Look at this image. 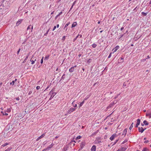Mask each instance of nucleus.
<instances>
[{"label":"nucleus","mask_w":151,"mask_h":151,"mask_svg":"<svg viewBox=\"0 0 151 151\" xmlns=\"http://www.w3.org/2000/svg\"><path fill=\"white\" fill-rule=\"evenodd\" d=\"M138 129L139 132L141 133H142L146 129V128L144 129L142 127H138Z\"/></svg>","instance_id":"1"},{"label":"nucleus","mask_w":151,"mask_h":151,"mask_svg":"<svg viewBox=\"0 0 151 151\" xmlns=\"http://www.w3.org/2000/svg\"><path fill=\"white\" fill-rule=\"evenodd\" d=\"M76 65H75L74 66L70 68L69 69V72L70 73L73 72V71L74 70V68L76 67Z\"/></svg>","instance_id":"2"},{"label":"nucleus","mask_w":151,"mask_h":151,"mask_svg":"<svg viewBox=\"0 0 151 151\" xmlns=\"http://www.w3.org/2000/svg\"><path fill=\"white\" fill-rule=\"evenodd\" d=\"M137 123L135 125V127H138V126L140 124V120L139 119H137Z\"/></svg>","instance_id":"3"},{"label":"nucleus","mask_w":151,"mask_h":151,"mask_svg":"<svg viewBox=\"0 0 151 151\" xmlns=\"http://www.w3.org/2000/svg\"><path fill=\"white\" fill-rule=\"evenodd\" d=\"M116 134H113L110 138V139L111 140H112L114 139V137L116 136Z\"/></svg>","instance_id":"4"},{"label":"nucleus","mask_w":151,"mask_h":151,"mask_svg":"<svg viewBox=\"0 0 151 151\" xmlns=\"http://www.w3.org/2000/svg\"><path fill=\"white\" fill-rule=\"evenodd\" d=\"M34 57V55H33L32 56V57L31 58V59L30 60V61H31L32 63H31V64H34L35 63V61H34V58H33V59H32V58H33Z\"/></svg>","instance_id":"5"},{"label":"nucleus","mask_w":151,"mask_h":151,"mask_svg":"<svg viewBox=\"0 0 151 151\" xmlns=\"http://www.w3.org/2000/svg\"><path fill=\"white\" fill-rule=\"evenodd\" d=\"M45 136V134H42L41 136L38 137L37 139V141H38L40 139L44 137Z\"/></svg>","instance_id":"6"},{"label":"nucleus","mask_w":151,"mask_h":151,"mask_svg":"<svg viewBox=\"0 0 151 151\" xmlns=\"http://www.w3.org/2000/svg\"><path fill=\"white\" fill-rule=\"evenodd\" d=\"M68 147L67 146H65L63 149L62 151H66L68 149Z\"/></svg>","instance_id":"7"},{"label":"nucleus","mask_w":151,"mask_h":151,"mask_svg":"<svg viewBox=\"0 0 151 151\" xmlns=\"http://www.w3.org/2000/svg\"><path fill=\"white\" fill-rule=\"evenodd\" d=\"M96 146L95 145H93L91 148V151H96Z\"/></svg>","instance_id":"8"},{"label":"nucleus","mask_w":151,"mask_h":151,"mask_svg":"<svg viewBox=\"0 0 151 151\" xmlns=\"http://www.w3.org/2000/svg\"><path fill=\"white\" fill-rule=\"evenodd\" d=\"M22 21V20H19L16 23V26H18L19 24Z\"/></svg>","instance_id":"9"},{"label":"nucleus","mask_w":151,"mask_h":151,"mask_svg":"<svg viewBox=\"0 0 151 151\" xmlns=\"http://www.w3.org/2000/svg\"><path fill=\"white\" fill-rule=\"evenodd\" d=\"M75 109H75V108H70V110L68 112V113H70L71 112H73V111H75Z\"/></svg>","instance_id":"10"},{"label":"nucleus","mask_w":151,"mask_h":151,"mask_svg":"<svg viewBox=\"0 0 151 151\" xmlns=\"http://www.w3.org/2000/svg\"><path fill=\"white\" fill-rule=\"evenodd\" d=\"M31 26L30 25L28 26L27 28V32H29V33L30 32V29Z\"/></svg>","instance_id":"11"},{"label":"nucleus","mask_w":151,"mask_h":151,"mask_svg":"<svg viewBox=\"0 0 151 151\" xmlns=\"http://www.w3.org/2000/svg\"><path fill=\"white\" fill-rule=\"evenodd\" d=\"M77 25V23L76 22H74L72 24L71 26L72 28L75 27Z\"/></svg>","instance_id":"12"},{"label":"nucleus","mask_w":151,"mask_h":151,"mask_svg":"<svg viewBox=\"0 0 151 151\" xmlns=\"http://www.w3.org/2000/svg\"><path fill=\"white\" fill-rule=\"evenodd\" d=\"M127 148V146L125 147H122L121 149H120L121 151H125Z\"/></svg>","instance_id":"13"},{"label":"nucleus","mask_w":151,"mask_h":151,"mask_svg":"<svg viewBox=\"0 0 151 151\" xmlns=\"http://www.w3.org/2000/svg\"><path fill=\"white\" fill-rule=\"evenodd\" d=\"M127 132V129H125L124 130L122 135H124V136H125L126 135V134Z\"/></svg>","instance_id":"14"},{"label":"nucleus","mask_w":151,"mask_h":151,"mask_svg":"<svg viewBox=\"0 0 151 151\" xmlns=\"http://www.w3.org/2000/svg\"><path fill=\"white\" fill-rule=\"evenodd\" d=\"M115 104V103H114V102L112 103H111L108 106V108H110L112 106H113V105H114V104Z\"/></svg>","instance_id":"15"},{"label":"nucleus","mask_w":151,"mask_h":151,"mask_svg":"<svg viewBox=\"0 0 151 151\" xmlns=\"http://www.w3.org/2000/svg\"><path fill=\"white\" fill-rule=\"evenodd\" d=\"M86 99H85L82 102H81V103L79 105V107L80 108L81 106L84 102V100H86Z\"/></svg>","instance_id":"16"},{"label":"nucleus","mask_w":151,"mask_h":151,"mask_svg":"<svg viewBox=\"0 0 151 151\" xmlns=\"http://www.w3.org/2000/svg\"><path fill=\"white\" fill-rule=\"evenodd\" d=\"M65 74H63V75L62 76L60 81L62 80H63L65 78Z\"/></svg>","instance_id":"17"},{"label":"nucleus","mask_w":151,"mask_h":151,"mask_svg":"<svg viewBox=\"0 0 151 151\" xmlns=\"http://www.w3.org/2000/svg\"><path fill=\"white\" fill-rule=\"evenodd\" d=\"M85 146V144L84 143L82 142L81 144L80 145V147L81 149H82Z\"/></svg>","instance_id":"18"},{"label":"nucleus","mask_w":151,"mask_h":151,"mask_svg":"<svg viewBox=\"0 0 151 151\" xmlns=\"http://www.w3.org/2000/svg\"><path fill=\"white\" fill-rule=\"evenodd\" d=\"M29 55H30L29 52L27 54V55L26 58L24 59V61H25L28 58V57L29 56Z\"/></svg>","instance_id":"19"},{"label":"nucleus","mask_w":151,"mask_h":151,"mask_svg":"<svg viewBox=\"0 0 151 151\" xmlns=\"http://www.w3.org/2000/svg\"><path fill=\"white\" fill-rule=\"evenodd\" d=\"M143 123L145 125H148L149 124V123H148V122H147V121L146 120H144L143 121Z\"/></svg>","instance_id":"20"},{"label":"nucleus","mask_w":151,"mask_h":151,"mask_svg":"<svg viewBox=\"0 0 151 151\" xmlns=\"http://www.w3.org/2000/svg\"><path fill=\"white\" fill-rule=\"evenodd\" d=\"M55 93L53 92V89H52V90H51V91H50V92L49 93V94L50 95L51 94H54Z\"/></svg>","instance_id":"21"},{"label":"nucleus","mask_w":151,"mask_h":151,"mask_svg":"<svg viewBox=\"0 0 151 151\" xmlns=\"http://www.w3.org/2000/svg\"><path fill=\"white\" fill-rule=\"evenodd\" d=\"M49 56V55H47L46 56L44 59V60H47L48 59Z\"/></svg>","instance_id":"22"},{"label":"nucleus","mask_w":151,"mask_h":151,"mask_svg":"<svg viewBox=\"0 0 151 151\" xmlns=\"http://www.w3.org/2000/svg\"><path fill=\"white\" fill-rule=\"evenodd\" d=\"M147 12L145 13L144 12H141V14L145 16H146L147 15Z\"/></svg>","instance_id":"23"},{"label":"nucleus","mask_w":151,"mask_h":151,"mask_svg":"<svg viewBox=\"0 0 151 151\" xmlns=\"http://www.w3.org/2000/svg\"><path fill=\"white\" fill-rule=\"evenodd\" d=\"M56 94V93H55L54 94H51V95H50L51 96H50V99L51 98L53 97Z\"/></svg>","instance_id":"24"},{"label":"nucleus","mask_w":151,"mask_h":151,"mask_svg":"<svg viewBox=\"0 0 151 151\" xmlns=\"http://www.w3.org/2000/svg\"><path fill=\"white\" fill-rule=\"evenodd\" d=\"M149 150L146 147L144 148L142 151H148Z\"/></svg>","instance_id":"25"},{"label":"nucleus","mask_w":151,"mask_h":151,"mask_svg":"<svg viewBox=\"0 0 151 151\" xmlns=\"http://www.w3.org/2000/svg\"><path fill=\"white\" fill-rule=\"evenodd\" d=\"M133 122H132L129 127V129L130 130H131V129H132V127H133Z\"/></svg>","instance_id":"26"},{"label":"nucleus","mask_w":151,"mask_h":151,"mask_svg":"<svg viewBox=\"0 0 151 151\" xmlns=\"http://www.w3.org/2000/svg\"><path fill=\"white\" fill-rule=\"evenodd\" d=\"M52 146L53 145L52 144H51L48 147H47V149H48V150H50L52 147Z\"/></svg>","instance_id":"27"},{"label":"nucleus","mask_w":151,"mask_h":151,"mask_svg":"<svg viewBox=\"0 0 151 151\" xmlns=\"http://www.w3.org/2000/svg\"><path fill=\"white\" fill-rule=\"evenodd\" d=\"M74 101H73L72 103V104H73V106L74 107H77V105L76 104H74Z\"/></svg>","instance_id":"28"},{"label":"nucleus","mask_w":151,"mask_h":151,"mask_svg":"<svg viewBox=\"0 0 151 151\" xmlns=\"http://www.w3.org/2000/svg\"><path fill=\"white\" fill-rule=\"evenodd\" d=\"M97 46V45L96 44H93L92 45V46L93 48H95Z\"/></svg>","instance_id":"29"},{"label":"nucleus","mask_w":151,"mask_h":151,"mask_svg":"<svg viewBox=\"0 0 151 151\" xmlns=\"http://www.w3.org/2000/svg\"><path fill=\"white\" fill-rule=\"evenodd\" d=\"M12 148L11 147H9L4 151H9L12 149Z\"/></svg>","instance_id":"30"},{"label":"nucleus","mask_w":151,"mask_h":151,"mask_svg":"<svg viewBox=\"0 0 151 151\" xmlns=\"http://www.w3.org/2000/svg\"><path fill=\"white\" fill-rule=\"evenodd\" d=\"M70 22H69L68 23L66 24L65 25L64 27V29H65V28L67 27L69 25V24H70Z\"/></svg>","instance_id":"31"},{"label":"nucleus","mask_w":151,"mask_h":151,"mask_svg":"<svg viewBox=\"0 0 151 151\" xmlns=\"http://www.w3.org/2000/svg\"><path fill=\"white\" fill-rule=\"evenodd\" d=\"M15 83V81H13L12 82L10 83L11 85H14Z\"/></svg>","instance_id":"32"},{"label":"nucleus","mask_w":151,"mask_h":151,"mask_svg":"<svg viewBox=\"0 0 151 151\" xmlns=\"http://www.w3.org/2000/svg\"><path fill=\"white\" fill-rule=\"evenodd\" d=\"M81 137L80 135L78 136L76 138V140H77L78 139H80V138Z\"/></svg>","instance_id":"33"},{"label":"nucleus","mask_w":151,"mask_h":151,"mask_svg":"<svg viewBox=\"0 0 151 151\" xmlns=\"http://www.w3.org/2000/svg\"><path fill=\"white\" fill-rule=\"evenodd\" d=\"M127 139H126L123 142H122V144H124V143L127 142Z\"/></svg>","instance_id":"34"},{"label":"nucleus","mask_w":151,"mask_h":151,"mask_svg":"<svg viewBox=\"0 0 151 151\" xmlns=\"http://www.w3.org/2000/svg\"><path fill=\"white\" fill-rule=\"evenodd\" d=\"M8 144H9L8 143H5V144H3V145H2V146L3 147H4V146H5L7 145H8Z\"/></svg>","instance_id":"35"},{"label":"nucleus","mask_w":151,"mask_h":151,"mask_svg":"<svg viewBox=\"0 0 151 151\" xmlns=\"http://www.w3.org/2000/svg\"><path fill=\"white\" fill-rule=\"evenodd\" d=\"M43 58H44V57H43L42 58V59H41V62H40V63H41V64H42V63H43Z\"/></svg>","instance_id":"36"},{"label":"nucleus","mask_w":151,"mask_h":151,"mask_svg":"<svg viewBox=\"0 0 151 151\" xmlns=\"http://www.w3.org/2000/svg\"><path fill=\"white\" fill-rule=\"evenodd\" d=\"M112 52H111L109 54V56L108 57V58H110L111 56V54H112Z\"/></svg>","instance_id":"37"},{"label":"nucleus","mask_w":151,"mask_h":151,"mask_svg":"<svg viewBox=\"0 0 151 151\" xmlns=\"http://www.w3.org/2000/svg\"><path fill=\"white\" fill-rule=\"evenodd\" d=\"M119 48V46L118 45L116 46L115 47V49H116V50H118Z\"/></svg>","instance_id":"38"},{"label":"nucleus","mask_w":151,"mask_h":151,"mask_svg":"<svg viewBox=\"0 0 151 151\" xmlns=\"http://www.w3.org/2000/svg\"><path fill=\"white\" fill-rule=\"evenodd\" d=\"M40 88V86H37L36 87V89L37 90H39Z\"/></svg>","instance_id":"39"},{"label":"nucleus","mask_w":151,"mask_h":151,"mask_svg":"<svg viewBox=\"0 0 151 151\" xmlns=\"http://www.w3.org/2000/svg\"><path fill=\"white\" fill-rule=\"evenodd\" d=\"M20 50H21V49L20 48H19V49L17 51V55L19 54V52H20Z\"/></svg>","instance_id":"40"},{"label":"nucleus","mask_w":151,"mask_h":151,"mask_svg":"<svg viewBox=\"0 0 151 151\" xmlns=\"http://www.w3.org/2000/svg\"><path fill=\"white\" fill-rule=\"evenodd\" d=\"M15 99L17 100V101H19V100L20 99L19 98V97H17V98H15Z\"/></svg>","instance_id":"41"},{"label":"nucleus","mask_w":151,"mask_h":151,"mask_svg":"<svg viewBox=\"0 0 151 151\" xmlns=\"http://www.w3.org/2000/svg\"><path fill=\"white\" fill-rule=\"evenodd\" d=\"M76 1H75L73 2V4H72V5H74H74H75V4H76Z\"/></svg>","instance_id":"42"},{"label":"nucleus","mask_w":151,"mask_h":151,"mask_svg":"<svg viewBox=\"0 0 151 151\" xmlns=\"http://www.w3.org/2000/svg\"><path fill=\"white\" fill-rule=\"evenodd\" d=\"M56 26H54V27L53 28L52 30L53 31L56 28Z\"/></svg>","instance_id":"43"},{"label":"nucleus","mask_w":151,"mask_h":151,"mask_svg":"<svg viewBox=\"0 0 151 151\" xmlns=\"http://www.w3.org/2000/svg\"><path fill=\"white\" fill-rule=\"evenodd\" d=\"M149 142L148 140L145 141L144 142V143H147Z\"/></svg>","instance_id":"44"},{"label":"nucleus","mask_w":151,"mask_h":151,"mask_svg":"<svg viewBox=\"0 0 151 151\" xmlns=\"http://www.w3.org/2000/svg\"><path fill=\"white\" fill-rule=\"evenodd\" d=\"M32 93V91H29V93H28V94L29 95H30Z\"/></svg>","instance_id":"45"},{"label":"nucleus","mask_w":151,"mask_h":151,"mask_svg":"<svg viewBox=\"0 0 151 151\" xmlns=\"http://www.w3.org/2000/svg\"><path fill=\"white\" fill-rule=\"evenodd\" d=\"M48 31H49V30H48L47 31V32H46V33H45V34H44V35H47V33H48Z\"/></svg>","instance_id":"46"},{"label":"nucleus","mask_w":151,"mask_h":151,"mask_svg":"<svg viewBox=\"0 0 151 151\" xmlns=\"http://www.w3.org/2000/svg\"><path fill=\"white\" fill-rule=\"evenodd\" d=\"M1 113L3 115H5V114H4V112L3 111H1Z\"/></svg>","instance_id":"47"},{"label":"nucleus","mask_w":151,"mask_h":151,"mask_svg":"<svg viewBox=\"0 0 151 151\" xmlns=\"http://www.w3.org/2000/svg\"><path fill=\"white\" fill-rule=\"evenodd\" d=\"M33 58H34V61H37V59H36V58H32V59Z\"/></svg>","instance_id":"48"},{"label":"nucleus","mask_w":151,"mask_h":151,"mask_svg":"<svg viewBox=\"0 0 151 151\" xmlns=\"http://www.w3.org/2000/svg\"><path fill=\"white\" fill-rule=\"evenodd\" d=\"M47 150H48V149H47V148L46 149L43 150H42V151H46Z\"/></svg>","instance_id":"49"},{"label":"nucleus","mask_w":151,"mask_h":151,"mask_svg":"<svg viewBox=\"0 0 151 151\" xmlns=\"http://www.w3.org/2000/svg\"><path fill=\"white\" fill-rule=\"evenodd\" d=\"M123 86H127L126 83H124L123 84Z\"/></svg>","instance_id":"50"},{"label":"nucleus","mask_w":151,"mask_h":151,"mask_svg":"<svg viewBox=\"0 0 151 151\" xmlns=\"http://www.w3.org/2000/svg\"><path fill=\"white\" fill-rule=\"evenodd\" d=\"M101 142V141H97V142H96V143H97V144H99Z\"/></svg>","instance_id":"51"},{"label":"nucleus","mask_w":151,"mask_h":151,"mask_svg":"<svg viewBox=\"0 0 151 151\" xmlns=\"http://www.w3.org/2000/svg\"><path fill=\"white\" fill-rule=\"evenodd\" d=\"M50 85H49L47 86V88L45 89V90H47V89L49 88V87H50V85H51V83H50Z\"/></svg>","instance_id":"52"},{"label":"nucleus","mask_w":151,"mask_h":151,"mask_svg":"<svg viewBox=\"0 0 151 151\" xmlns=\"http://www.w3.org/2000/svg\"><path fill=\"white\" fill-rule=\"evenodd\" d=\"M124 29V27H121V31H122V30Z\"/></svg>","instance_id":"53"},{"label":"nucleus","mask_w":151,"mask_h":151,"mask_svg":"<svg viewBox=\"0 0 151 151\" xmlns=\"http://www.w3.org/2000/svg\"><path fill=\"white\" fill-rule=\"evenodd\" d=\"M73 6H74V5H72V6H71L70 8V10L73 8Z\"/></svg>","instance_id":"54"},{"label":"nucleus","mask_w":151,"mask_h":151,"mask_svg":"<svg viewBox=\"0 0 151 151\" xmlns=\"http://www.w3.org/2000/svg\"><path fill=\"white\" fill-rule=\"evenodd\" d=\"M118 141V140L117 139V140H116V141L114 143V145L117 142V141Z\"/></svg>","instance_id":"55"},{"label":"nucleus","mask_w":151,"mask_h":151,"mask_svg":"<svg viewBox=\"0 0 151 151\" xmlns=\"http://www.w3.org/2000/svg\"><path fill=\"white\" fill-rule=\"evenodd\" d=\"M10 109H8L7 112H10Z\"/></svg>","instance_id":"56"},{"label":"nucleus","mask_w":151,"mask_h":151,"mask_svg":"<svg viewBox=\"0 0 151 151\" xmlns=\"http://www.w3.org/2000/svg\"><path fill=\"white\" fill-rule=\"evenodd\" d=\"M115 49V50L114 51V52H113V53H114V52H116V50H116V49Z\"/></svg>","instance_id":"57"},{"label":"nucleus","mask_w":151,"mask_h":151,"mask_svg":"<svg viewBox=\"0 0 151 151\" xmlns=\"http://www.w3.org/2000/svg\"><path fill=\"white\" fill-rule=\"evenodd\" d=\"M151 115V114H147L146 115V116H150V115Z\"/></svg>","instance_id":"58"},{"label":"nucleus","mask_w":151,"mask_h":151,"mask_svg":"<svg viewBox=\"0 0 151 151\" xmlns=\"http://www.w3.org/2000/svg\"><path fill=\"white\" fill-rule=\"evenodd\" d=\"M62 14V12H60L59 13V14L60 15Z\"/></svg>","instance_id":"59"},{"label":"nucleus","mask_w":151,"mask_h":151,"mask_svg":"<svg viewBox=\"0 0 151 151\" xmlns=\"http://www.w3.org/2000/svg\"><path fill=\"white\" fill-rule=\"evenodd\" d=\"M54 11H53V12H52L51 13V15H52V14H53L54 13Z\"/></svg>","instance_id":"60"},{"label":"nucleus","mask_w":151,"mask_h":151,"mask_svg":"<svg viewBox=\"0 0 151 151\" xmlns=\"http://www.w3.org/2000/svg\"><path fill=\"white\" fill-rule=\"evenodd\" d=\"M33 29V26H32L31 27V32L32 31V30Z\"/></svg>","instance_id":"61"},{"label":"nucleus","mask_w":151,"mask_h":151,"mask_svg":"<svg viewBox=\"0 0 151 151\" xmlns=\"http://www.w3.org/2000/svg\"><path fill=\"white\" fill-rule=\"evenodd\" d=\"M58 17L56 16L55 17V19H57V18Z\"/></svg>","instance_id":"62"},{"label":"nucleus","mask_w":151,"mask_h":151,"mask_svg":"<svg viewBox=\"0 0 151 151\" xmlns=\"http://www.w3.org/2000/svg\"><path fill=\"white\" fill-rule=\"evenodd\" d=\"M57 28L59 27V24H58L57 25Z\"/></svg>","instance_id":"63"},{"label":"nucleus","mask_w":151,"mask_h":151,"mask_svg":"<svg viewBox=\"0 0 151 151\" xmlns=\"http://www.w3.org/2000/svg\"><path fill=\"white\" fill-rule=\"evenodd\" d=\"M116 151H121V150H120V149H118Z\"/></svg>","instance_id":"64"}]
</instances>
